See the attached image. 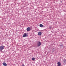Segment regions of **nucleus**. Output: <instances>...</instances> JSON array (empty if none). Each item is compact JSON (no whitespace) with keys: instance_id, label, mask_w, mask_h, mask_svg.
I'll list each match as a JSON object with an SVG mask.
<instances>
[{"instance_id":"obj_1","label":"nucleus","mask_w":66,"mask_h":66,"mask_svg":"<svg viewBox=\"0 0 66 66\" xmlns=\"http://www.w3.org/2000/svg\"><path fill=\"white\" fill-rule=\"evenodd\" d=\"M37 47H40L42 45V43L40 41H38L37 43Z\"/></svg>"},{"instance_id":"obj_2","label":"nucleus","mask_w":66,"mask_h":66,"mask_svg":"<svg viewBox=\"0 0 66 66\" xmlns=\"http://www.w3.org/2000/svg\"><path fill=\"white\" fill-rule=\"evenodd\" d=\"M4 46H2L0 47V51H2L3 49H4Z\"/></svg>"},{"instance_id":"obj_3","label":"nucleus","mask_w":66,"mask_h":66,"mask_svg":"<svg viewBox=\"0 0 66 66\" xmlns=\"http://www.w3.org/2000/svg\"><path fill=\"white\" fill-rule=\"evenodd\" d=\"M27 36H28V35H27V34L26 33H25L24 34L23 36V37H27Z\"/></svg>"},{"instance_id":"obj_4","label":"nucleus","mask_w":66,"mask_h":66,"mask_svg":"<svg viewBox=\"0 0 66 66\" xmlns=\"http://www.w3.org/2000/svg\"><path fill=\"white\" fill-rule=\"evenodd\" d=\"M31 30V28L29 27H28L27 28V31H30V30Z\"/></svg>"},{"instance_id":"obj_5","label":"nucleus","mask_w":66,"mask_h":66,"mask_svg":"<svg viewBox=\"0 0 66 66\" xmlns=\"http://www.w3.org/2000/svg\"><path fill=\"white\" fill-rule=\"evenodd\" d=\"M3 66H7V64H6V63L5 62H3Z\"/></svg>"},{"instance_id":"obj_6","label":"nucleus","mask_w":66,"mask_h":66,"mask_svg":"<svg viewBox=\"0 0 66 66\" xmlns=\"http://www.w3.org/2000/svg\"><path fill=\"white\" fill-rule=\"evenodd\" d=\"M58 66H62L61 63L59 62H58Z\"/></svg>"},{"instance_id":"obj_7","label":"nucleus","mask_w":66,"mask_h":66,"mask_svg":"<svg viewBox=\"0 0 66 66\" xmlns=\"http://www.w3.org/2000/svg\"><path fill=\"white\" fill-rule=\"evenodd\" d=\"M38 35H42V32H39L38 33Z\"/></svg>"},{"instance_id":"obj_8","label":"nucleus","mask_w":66,"mask_h":66,"mask_svg":"<svg viewBox=\"0 0 66 66\" xmlns=\"http://www.w3.org/2000/svg\"><path fill=\"white\" fill-rule=\"evenodd\" d=\"M40 27H41V28L43 27V25L42 24H40Z\"/></svg>"},{"instance_id":"obj_9","label":"nucleus","mask_w":66,"mask_h":66,"mask_svg":"<svg viewBox=\"0 0 66 66\" xmlns=\"http://www.w3.org/2000/svg\"><path fill=\"white\" fill-rule=\"evenodd\" d=\"M64 63H66V60H64Z\"/></svg>"},{"instance_id":"obj_10","label":"nucleus","mask_w":66,"mask_h":66,"mask_svg":"<svg viewBox=\"0 0 66 66\" xmlns=\"http://www.w3.org/2000/svg\"><path fill=\"white\" fill-rule=\"evenodd\" d=\"M32 61H34V60H35V58H32Z\"/></svg>"},{"instance_id":"obj_11","label":"nucleus","mask_w":66,"mask_h":66,"mask_svg":"<svg viewBox=\"0 0 66 66\" xmlns=\"http://www.w3.org/2000/svg\"><path fill=\"white\" fill-rule=\"evenodd\" d=\"M49 28L50 29H51V27H50Z\"/></svg>"},{"instance_id":"obj_12","label":"nucleus","mask_w":66,"mask_h":66,"mask_svg":"<svg viewBox=\"0 0 66 66\" xmlns=\"http://www.w3.org/2000/svg\"><path fill=\"white\" fill-rule=\"evenodd\" d=\"M22 66H24V64H23L22 65Z\"/></svg>"},{"instance_id":"obj_13","label":"nucleus","mask_w":66,"mask_h":66,"mask_svg":"<svg viewBox=\"0 0 66 66\" xmlns=\"http://www.w3.org/2000/svg\"><path fill=\"white\" fill-rule=\"evenodd\" d=\"M57 64H58V62H57Z\"/></svg>"}]
</instances>
